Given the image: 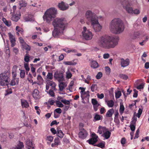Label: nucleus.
Wrapping results in <instances>:
<instances>
[{
    "label": "nucleus",
    "mask_w": 149,
    "mask_h": 149,
    "mask_svg": "<svg viewBox=\"0 0 149 149\" xmlns=\"http://www.w3.org/2000/svg\"><path fill=\"white\" fill-rule=\"evenodd\" d=\"M119 38L118 37L105 36L100 37L97 43L100 47L106 49L114 47L118 43Z\"/></svg>",
    "instance_id": "nucleus-1"
},
{
    "label": "nucleus",
    "mask_w": 149,
    "mask_h": 149,
    "mask_svg": "<svg viewBox=\"0 0 149 149\" xmlns=\"http://www.w3.org/2000/svg\"><path fill=\"white\" fill-rule=\"evenodd\" d=\"M85 17L87 20L91 23V26L95 32L100 31L102 26L98 22V17L95 13L90 10H87L85 14Z\"/></svg>",
    "instance_id": "nucleus-2"
},
{
    "label": "nucleus",
    "mask_w": 149,
    "mask_h": 149,
    "mask_svg": "<svg viewBox=\"0 0 149 149\" xmlns=\"http://www.w3.org/2000/svg\"><path fill=\"white\" fill-rule=\"evenodd\" d=\"M109 28L113 33L120 34L124 31V26L123 22L119 18H115L111 22Z\"/></svg>",
    "instance_id": "nucleus-3"
},
{
    "label": "nucleus",
    "mask_w": 149,
    "mask_h": 149,
    "mask_svg": "<svg viewBox=\"0 0 149 149\" xmlns=\"http://www.w3.org/2000/svg\"><path fill=\"white\" fill-rule=\"evenodd\" d=\"M57 13V10L55 8H50L45 12L43 18L44 20L49 23L55 17Z\"/></svg>",
    "instance_id": "nucleus-4"
},
{
    "label": "nucleus",
    "mask_w": 149,
    "mask_h": 149,
    "mask_svg": "<svg viewBox=\"0 0 149 149\" xmlns=\"http://www.w3.org/2000/svg\"><path fill=\"white\" fill-rule=\"evenodd\" d=\"M54 27H57L61 29H64L67 26V22L64 18H56L52 22Z\"/></svg>",
    "instance_id": "nucleus-5"
},
{
    "label": "nucleus",
    "mask_w": 149,
    "mask_h": 149,
    "mask_svg": "<svg viewBox=\"0 0 149 149\" xmlns=\"http://www.w3.org/2000/svg\"><path fill=\"white\" fill-rule=\"evenodd\" d=\"M10 73L8 71H5L0 74V85L7 86L9 84Z\"/></svg>",
    "instance_id": "nucleus-6"
},
{
    "label": "nucleus",
    "mask_w": 149,
    "mask_h": 149,
    "mask_svg": "<svg viewBox=\"0 0 149 149\" xmlns=\"http://www.w3.org/2000/svg\"><path fill=\"white\" fill-rule=\"evenodd\" d=\"M83 31L82 32V34L83 38L86 40L91 39L93 37L92 32L87 30L85 26L83 27Z\"/></svg>",
    "instance_id": "nucleus-7"
},
{
    "label": "nucleus",
    "mask_w": 149,
    "mask_h": 149,
    "mask_svg": "<svg viewBox=\"0 0 149 149\" xmlns=\"http://www.w3.org/2000/svg\"><path fill=\"white\" fill-rule=\"evenodd\" d=\"M122 4L123 5L124 8L126 11L130 14H133V10L132 8L130 7V3H129L127 0H124L122 2Z\"/></svg>",
    "instance_id": "nucleus-8"
},
{
    "label": "nucleus",
    "mask_w": 149,
    "mask_h": 149,
    "mask_svg": "<svg viewBox=\"0 0 149 149\" xmlns=\"http://www.w3.org/2000/svg\"><path fill=\"white\" fill-rule=\"evenodd\" d=\"M54 29L52 32L53 36L54 37H57L63 33L64 29H61L57 27H54Z\"/></svg>",
    "instance_id": "nucleus-9"
},
{
    "label": "nucleus",
    "mask_w": 149,
    "mask_h": 149,
    "mask_svg": "<svg viewBox=\"0 0 149 149\" xmlns=\"http://www.w3.org/2000/svg\"><path fill=\"white\" fill-rule=\"evenodd\" d=\"M54 77L57 79L59 82L62 81L64 79L63 73L58 72H56L54 73Z\"/></svg>",
    "instance_id": "nucleus-10"
},
{
    "label": "nucleus",
    "mask_w": 149,
    "mask_h": 149,
    "mask_svg": "<svg viewBox=\"0 0 149 149\" xmlns=\"http://www.w3.org/2000/svg\"><path fill=\"white\" fill-rule=\"evenodd\" d=\"M58 6L60 10L63 11L68 9L69 8L68 5L63 1L59 3Z\"/></svg>",
    "instance_id": "nucleus-11"
},
{
    "label": "nucleus",
    "mask_w": 149,
    "mask_h": 149,
    "mask_svg": "<svg viewBox=\"0 0 149 149\" xmlns=\"http://www.w3.org/2000/svg\"><path fill=\"white\" fill-rule=\"evenodd\" d=\"M88 135L87 131L84 128L80 130L79 133V137L82 139L86 138Z\"/></svg>",
    "instance_id": "nucleus-12"
},
{
    "label": "nucleus",
    "mask_w": 149,
    "mask_h": 149,
    "mask_svg": "<svg viewBox=\"0 0 149 149\" xmlns=\"http://www.w3.org/2000/svg\"><path fill=\"white\" fill-rule=\"evenodd\" d=\"M26 145L28 149H33L35 147L34 145L32 143L31 140L29 138L26 141Z\"/></svg>",
    "instance_id": "nucleus-13"
},
{
    "label": "nucleus",
    "mask_w": 149,
    "mask_h": 149,
    "mask_svg": "<svg viewBox=\"0 0 149 149\" xmlns=\"http://www.w3.org/2000/svg\"><path fill=\"white\" fill-rule=\"evenodd\" d=\"M121 66L122 67L124 68L128 66L130 63V61L128 58L125 60L123 58H121L120 59Z\"/></svg>",
    "instance_id": "nucleus-14"
},
{
    "label": "nucleus",
    "mask_w": 149,
    "mask_h": 149,
    "mask_svg": "<svg viewBox=\"0 0 149 149\" xmlns=\"http://www.w3.org/2000/svg\"><path fill=\"white\" fill-rule=\"evenodd\" d=\"M92 136L93 137L92 138L88 141L90 144L93 145L97 141V139L98 136L95 133H93L92 134Z\"/></svg>",
    "instance_id": "nucleus-15"
},
{
    "label": "nucleus",
    "mask_w": 149,
    "mask_h": 149,
    "mask_svg": "<svg viewBox=\"0 0 149 149\" xmlns=\"http://www.w3.org/2000/svg\"><path fill=\"white\" fill-rule=\"evenodd\" d=\"M9 39L11 43V46L13 47L15 45L16 40L15 36H13L11 33H8Z\"/></svg>",
    "instance_id": "nucleus-16"
},
{
    "label": "nucleus",
    "mask_w": 149,
    "mask_h": 149,
    "mask_svg": "<svg viewBox=\"0 0 149 149\" xmlns=\"http://www.w3.org/2000/svg\"><path fill=\"white\" fill-rule=\"evenodd\" d=\"M32 95L33 97L36 100L39 99L41 97L39 95V91L36 89H35L33 91Z\"/></svg>",
    "instance_id": "nucleus-17"
},
{
    "label": "nucleus",
    "mask_w": 149,
    "mask_h": 149,
    "mask_svg": "<svg viewBox=\"0 0 149 149\" xmlns=\"http://www.w3.org/2000/svg\"><path fill=\"white\" fill-rule=\"evenodd\" d=\"M67 86V85L65 83L62 82H60L58 84L59 90L61 91H62L64 88Z\"/></svg>",
    "instance_id": "nucleus-18"
},
{
    "label": "nucleus",
    "mask_w": 149,
    "mask_h": 149,
    "mask_svg": "<svg viewBox=\"0 0 149 149\" xmlns=\"http://www.w3.org/2000/svg\"><path fill=\"white\" fill-rule=\"evenodd\" d=\"M90 65L91 67L93 68H96L98 67V63L97 61H91Z\"/></svg>",
    "instance_id": "nucleus-19"
},
{
    "label": "nucleus",
    "mask_w": 149,
    "mask_h": 149,
    "mask_svg": "<svg viewBox=\"0 0 149 149\" xmlns=\"http://www.w3.org/2000/svg\"><path fill=\"white\" fill-rule=\"evenodd\" d=\"M111 134V132L108 131L107 129H106V130H105V132H104V134L102 136H104L106 139H107L110 137Z\"/></svg>",
    "instance_id": "nucleus-20"
},
{
    "label": "nucleus",
    "mask_w": 149,
    "mask_h": 149,
    "mask_svg": "<svg viewBox=\"0 0 149 149\" xmlns=\"http://www.w3.org/2000/svg\"><path fill=\"white\" fill-rule=\"evenodd\" d=\"M24 147L23 143L19 141L17 146L13 147L11 149H22V148H24Z\"/></svg>",
    "instance_id": "nucleus-21"
},
{
    "label": "nucleus",
    "mask_w": 149,
    "mask_h": 149,
    "mask_svg": "<svg viewBox=\"0 0 149 149\" xmlns=\"http://www.w3.org/2000/svg\"><path fill=\"white\" fill-rule=\"evenodd\" d=\"M54 143H52L51 144V146L52 147H54L55 146H58L60 143V141L58 138H56L54 141Z\"/></svg>",
    "instance_id": "nucleus-22"
},
{
    "label": "nucleus",
    "mask_w": 149,
    "mask_h": 149,
    "mask_svg": "<svg viewBox=\"0 0 149 149\" xmlns=\"http://www.w3.org/2000/svg\"><path fill=\"white\" fill-rule=\"evenodd\" d=\"M98 130L97 132L99 133L100 134H101L102 132H104L105 130H106V128L105 127H102L100 126L98 128Z\"/></svg>",
    "instance_id": "nucleus-23"
},
{
    "label": "nucleus",
    "mask_w": 149,
    "mask_h": 149,
    "mask_svg": "<svg viewBox=\"0 0 149 149\" xmlns=\"http://www.w3.org/2000/svg\"><path fill=\"white\" fill-rule=\"evenodd\" d=\"M114 112V110L113 109H109L106 114V116L107 117H111L112 116Z\"/></svg>",
    "instance_id": "nucleus-24"
},
{
    "label": "nucleus",
    "mask_w": 149,
    "mask_h": 149,
    "mask_svg": "<svg viewBox=\"0 0 149 149\" xmlns=\"http://www.w3.org/2000/svg\"><path fill=\"white\" fill-rule=\"evenodd\" d=\"M19 82V79L18 78H14L12 80L10 85L11 86H14L16 84H18Z\"/></svg>",
    "instance_id": "nucleus-25"
},
{
    "label": "nucleus",
    "mask_w": 149,
    "mask_h": 149,
    "mask_svg": "<svg viewBox=\"0 0 149 149\" xmlns=\"http://www.w3.org/2000/svg\"><path fill=\"white\" fill-rule=\"evenodd\" d=\"M105 101L109 107H112L113 106L114 103L113 100H106Z\"/></svg>",
    "instance_id": "nucleus-26"
},
{
    "label": "nucleus",
    "mask_w": 149,
    "mask_h": 149,
    "mask_svg": "<svg viewBox=\"0 0 149 149\" xmlns=\"http://www.w3.org/2000/svg\"><path fill=\"white\" fill-rule=\"evenodd\" d=\"M21 101V104L23 107L27 108L29 107V103L26 101L22 100Z\"/></svg>",
    "instance_id": "nucleus-27"
},
{
    "label": "nucleus",
    "mask_w": 149,
    "mask_h": 149,
    "mask_svg": "<svg viewBox=\"0 0 149 149\" xmlns=\"http://www.w3.org/2000/svg\"><path fill=\"white\" fill-rule=\"evenodd\" d=\"M19 18V16L18 15H13L11 17V20L15 22L17 21Z\"/></svg>",
    "instance_id": "nucleus-28"
},
{
    "label": "nucleus",
    "mask_w": 149,
    "mask_h": 149,
    "mask_svg": "<svg viewBox=\"0 0 149 149\" xmlns=\"http://www.w3.org/2000/svg\"><path fill=\"white\" fill-rule=\"evenodd\" d=\"M19 4L21 7H25L27 5V2L24 0H20L19 1Z\"/></svg>",
    "instance_id": "nucleus-29"
},
{
    "label": "nucleus",
    "mask_w": 149,
    "mask_h": 149,
    "mask_svg": "<svg viewBox=\"0 0 149 149\" xmlns=\"http://www.w3.org/2000/svg\"><path fill=\"white\" fill-rule=\"evenodd\" d=\"M48 84L49 86L52 87V88L54 90L55 89L56 85L54 82L49 81H48Z\"/></svg>",
    "instance_id": "nucleus-30"
},
{
    "label": "nucleus",
    "mask_w": 149,
    "mask_h": 149,
    "mask_svg": "<svg viewBox=\"0 0 149 149\" xmlns=\"http://www.w3.org/2000/svg\"><path fill=\"white\" fill-rule=\"evenodd\" d=\"M57 135L59 137L62 138H63L64 135V134L62 131L60 130H58Z\"/></svg>",
    "instance_id": "nucleus-31"
},
{
    "label": "nucleus",
    "mask_w": 149,
    "mask_h": 149,
    "mask_svg": "<svg viewBox=\"0 0 149 149\" xmlns=\"http://www.w3.org/2000/svg\"><path fill=\"white\" fill-rule=\"evenodd\" d=\"M63 63L66 65H74L76 64V63L72 61H64Z\"/></svg>",
    "instance_id": "nucleus-32"
},
{
    "label": "nucleus",
    "mask_w": 149,
    "mask_h": 149,
    "mask_svg": "<svg viewBox=\"0 0 149 149\" xmlns=\"http://www.w3.org/2000/svg\"><path fill=\"white\" fill-rule=\"evenodd\" d=\"M16 31L17 32H19L21 33L22 34L23 33V30L22 29L20 28L18 26H17L16 27L15 29Z\"/></svg>",
    "instance_id": "nucleus-33"
},
{
    "label": "nucleus",
    "mask_w": 149,
    "mask_h": 149,
    "mask_svg": "<svg viewBox=\"0 0 149 149\" xmlns=\"http://www.w3.org/2000/svg\"><path fill=\"white\" fill-rule=\"evenodd\" d=\"M105 142H104L103 143H101L97 144H95L94 145L95 146H98L102 148H104L105 147Z\"/></svg>",
    "instance_id": "nucleus-34"
},
{
    "label": "nucleus",
    "mask_w": 149,
    "mask_h": 149,
    "mask_svg": "<svg viewBox=\"0 0 149 149\" xmlns=\"http://www.w3.org/2000/svg\"><path fill=\"white\" fill-rule=\"evenodd\" d=\"M119 77L124 80H127L128 78V76L124 74H120L119 75Z\"/></svg>",
    "instance_id": "nucleus-35"
},
{
    "label": "nucleus",
    "mask_w": 149,
    "mask_h": 149,
    "mask_svg": "<svg viewBox=\"0 0 149 149\" xmlns=\"http://www.w3.org/2000/svg\"><path fill=\"white\" fill-rule=\"evenodd\" d=\"M46 92L49 94L52 97H54L55 96V93L54 91L52 89H50L49 91H46Z\"/></svg>",
    "instance_id": "nucleus-36"
},
{
    "label": "nucleus",
    "mask_w": 149,
    "mask_h": 149,
    "mask_svg": "<svg viewBox=\"0 0 149 149\" xmlns=\"http://www.w3.org/2000/svg\"><path fill=\"white\" fill-rule=\"evenodd\" d=\"M125 108L123 105L122 104H120V108L119 109L120 113L122 114L123 113L124 111Z\"/></svg>",
    "instance_id": "nucleus-37"
},
{
    "label": "nucleus",
    "mask_w": 149,
    "mask_h": 149,
    "mask_svg": "<svg viewBox=\"0 0 149 149\" xmlns=\"http://www.w3.org/2000/svg\"><path fill=\"white\" fill-rule=\"evenodd\" d=\"M29 57L28 54L26 53L24 56V61L26 62H28L29 61Z\"/></svg>",
    "instance_id": "nucleus-38"
},
{
    "label": "nucleus",
    "mask_w": 149,
    "mask_h": 149,
    "mask_svg": "<svg viewBox=\"0 0 149 149\" xmlns=\"http://www.w3.org/2000/svg\"><path fill=\"white\" fill-rule=\"evenodd\" d=\"M20 77L21 78H23L25 76V72L24 70H20Z\"/></svg>",
    "instance_id": "nucleus-39"
},
{
    "label": "nucleus",
    "mask_w": 149,
    "mask_h": 149,
    "mask_svg": "<svg viewBox=\"0 0 149 149\" xmlns=\"http://www.w3.org/2000/svg\"><path fill=\"white\" fill-rule=\"evenodd\" d=\"M121 95V92L120 91H118L115 92V97L116 99L119 98Z\"/></svg>",
    "instance_id": "nucleus-40"
},
{
    "label": "nucleus",
    "mask_w": 149,
    "mask_h": 149,
    "mask_svg": "<svg viewBox=\"0 0 149 149\" xmlns=\"http://www.w3.org/2000/svg\"><path fill=\"white\" fill-rule=\"evenodd\" d=\"M102 76V74L101 72H99L98 73L96 76V78L97 79H100Z\"/></svg>",
    "instance_id": "nucleus-41"
},
{
    "label": "nucleus",
    "mask_w": 149,
    "mask_h": 149,
    "mask_svg": "<svg viewBox=\"0 0 149 149\" xmlns=\"http://www.w3.org/2000/svg\"><path fill=\"white\" fill-rule=\"evenodd\" d=\"M97 89V85L93 84L91 87V90L92 92H94Z\"/></svg>",
    "instance_id": "nucleus-42"
},
{
    "label": "nucleus",
    "mask_w": 149,
    "mask_h": 149,
    "mask_svg": "<svg viewBox=\"0 0 149 149\" xmlns=\"http://www.w3.org/2000/svg\"><path fill=\"white\" fill-rule=\"evenodd\" d=\"M56 103L57 106L58 107H62L63 106V105L61 102L59 101H56Z\"/></svg>",
    "instance_id": "nucleus-43"
},
{
    "label": "nucleus",
    "mask_w": 149,
    "mask_h": 149,
    "mask_svg": "<svg viewBox=\"0 0 149 149\" xmlns=\"http://www.w3.org/2000/svg\"><path fill=\"white\" fill-rule=\"evenodd\" d=\"M24 67L26 71V73H27L30 70V68L29 67L28 63H24Z\"/></svg>",
    "instance_id": "nucleus-44"
},
{
    "label": "nucleus",
    "mask_w": 149,
    "mask_h": 149,
    "mask_svg": "<svg viewBox=\"0 0 149 149\" xmlns=\"http://www.w3.org/2000/svg\"><path fill=\"white\" fill-rule=\"evenodd\" d=\"M143 110L141 109H139L138 111V113L137 114V116L138 118L140 117L141 115L142 112Z\"/></svg>",
    "instance_id": "nucleus-45"
},
{
    "label": "nucleus",
    "mask_w": 149,
    "mask_h": 149,
    "mask_svg": "<svg viewBox=\"0 0 149 149\" xmlns=\"http://www.w3.org/2000/svg\"><path fill=\"white\" fill-rule=\"evenodd\" d=\"M61 102L65 104H69L70 102L69 101L65 99H63L61 100Z\"/></svg>",
    "instance_id": "nucleus-46"
},
{
    "label": "nucleus",
    "mask_w": 149,
    "mask_h": 149,
    "mask_svg": "<svg viewBox=\"0 0 149 149\" xmlns=\"http://www.w3.org/2000/svg\"><path fill=\"white\" fill-rule=\"evenodd\" d=\"M47 78L48 79H52L53 78V75L52 73H48L47 75Z\"/></svg>",
    "instance_id": "nucleus-47"
},
{
    "label": "nucleus",
    "mask_w": 149,
    "mask_h": 149,
    "mask_svg": "<svg viewBox=\"0 0 149 149\" xmlns=\"http://www.w3.org/2000/svg\"><path fill=\"white\" fill-rule=\"evenodd\" d=\"M144 84L143 83H141L140 85L138 86L136 88L138 89H143L144 88Z\"/></svg>",
    "instance_id": "nucleus-48"
},
{
    "label": "nucleus",
    "mask_w": 149,
    "mask_h": 149,
    "mask_svg": "<svg viewBox=\"0 0 149 149\" xmlns=\"http://www.w3.org/2000/svg\"><path fill=\"white\" fill-rule=\"evenodd\" d=\"M92 103L93 105H97L98 104H97V101L95 99H92Z\"/></svg>",
    "instance_id": "nucleus-49"
},
{
    "label": "nucleus",
    "mask_w": 149,
    "mask_h": 149,
    "mask_svg": "<svg viewBox=\"0 0 149 149\" xmlns=\"http://www.w3.org/2000/svg\"><path fill=\"white\" fill-rule=\"evenodd\" d=\"M47 140L49 141L50 142H51L53 140V137L51 136H48L47 137Z\"/></svg>",
    "instance_id": "nucleus-50"
},
{
    "label": "nucleus",
    "mask_w": 149,
    "mask_h": 149,
    "mask_svg": "<svg viewBox=\"0 0 149 149\" xmlns=\"http://www.w3.org/2000/svg\"><path fill=\"white\" fill-rule=\"evenodd\" d=\"M133 91L134 92V93L133 95V97H136L138 96V91L135 89H134Z\"/></svg>",
    "instance_id": "nucleus-51"
},
{
    "label": "nucleus",
    "mask_w": 149,
    "mask_h": 149,
    "mask_svg": "<svg viewBox=\"0 0 149 149\" xmlns=\"http://www.w3.org/2000/svg\"><path fill=\"white\" fill-rule=\"evenodd\" d=\"M110 68L108 66H107L105 67V70L107 74H109L110 73Z\"/></svg>",
    "instance_id": "nucleus-52"
},
{
    "label": "nucleus",
    "mask_w": 149,
    "mask_h": 149,
    "mask_svg": "<svg viewBox=\"0 0 149 149\" xmlns=\"http://www.w3.org/2000/svg\"><path fill=\"white\" fill-rule=\"evenodd\" d=\"M94 119L96 120H100V117L99 115L96 114L95 116Z\"/></svg>",
    "instance_id": "nucleus-53"
},
{
    "label": "nucleus",
    "mask_w": 149,
    "mask_h": 149,
    "mask_svg": "<svg viewBox=\"0 0 149 149\" xmlns=\"http://www.w3.org/2000/svg\"><path fill=\"white\" fill-rule=\"evenodd\" d=\"M130 129L132 131H134L135 129V126L134 125L130 124Z\"/></svg>",
    "instance_id": "nucleus-54"
},
{
    "label": "nucleus",
    "mask_w": 149,
    "mask_h": 149,
    "mask_svg": "<svg viewBox=\"0 0 149 149\" xmlns=\"http://www.w3.org/2000/svg\"><path fill=\"white\" fill-rule=\"evenodd\" d=\"M140 13V11L139 10L136 9L133 10V13L136 15H138Z\"/></svg>",
    "instance_id": "nucleus-55"
},
{
    "label": "nucleus",
    "mask_w": 149,
    "mask_h": 149,
    "mask_svg": "<svg viewBox=\"0 0 149 149\" xmlns=\"http://www.w3.org/2000/svg\"><path fill=\"white\" fill-rule=\"evenodd\" d=\"M66 73V77L68 78H70L72 76V74L70 72H67Z\"/></svg>",
    "instance_id": "nucleus-56"
},
{
    "label": "nucleus",
    "mask_w": 149,
    "mask_h": 149,
    "mask_svg": "<svg viewBox=\"0 0 149 149\" xmlns=\"http://www.w3.org/2000/svg\"><path fill=\"white\" fill-rule=\"evenodd\" d=\"M97 95L98 97L100 99L103 98L104 97V95L103 93H101L100 95L99 94H97Z\"/></svg>",
    "instance_id": "nucleus-57"
},
{
    "label": "nucleus",
    "mask_w": 149,
    "mask_h": 149,
    "mask_svg": "<svg viewBox=\"0 0 149 149\" xmlns=\"http://www.w3.org/2000/svg\"><path fill=\"white\" fill-rule=\"evenodd\" d=\"M4 23L8 26H10L11 24V22L7 20Z\"/></svg>",
    "instance_id": "nucleus-58"
},
{
    "label": "nucleus",
    "mask_w": 149,
    "mask_h": 149,
    "mask_svg": "<svg viewBox=\"0 0 149 149\" xmlns=\"http://www.w3.org/2000/svg\"><path fill=\"white\" fill-rule=\"evenodd\" d=\"M59 123V122L57 123L56 120H54L52 121L50 124V126H52L54 125H57Z\"/></svg>",
    "instance_id": "nucleus-59"
},
{
    "label": "nucleus",
    "mask_w": 149,
    "mask_h": 149,
    "mask_svg": "<svg viewBox=\"0 0 149 149\" xmlns=\"http://www.w3.org/2000/svg\"><path fill=\"white\" fill-rule=\"evenodd\" d=\"M17 68V65H15L12 68V72H16Z\"/></svg>",
    "instance_id": "nucleus-60"
},
{
    "label": "nucleus",
    "mask_w": 149,
    "mask_h": 149,
    "mask_svg": "<svg viewBox=\"0 0 149 149\" xmlns=\"http://www.w3.org/2000/svg\"><path fill=\"white\" fill-rule=\"evenodd\" d=\"M10 51L9 48L8 47H6V54H8L9 55L10 54Z\"/></svg>",
    "instance_id": "nucleus-61"
},
{
    "label": "nucleus",
    "mask_w": 149,
    "mask_h": 149,
    "mask_svg": "<svg viewBox=\"0 0 149 149\" xmlns=\"http://www.w3.org/2000/svg\"><path fill=\"white\" fill-rule=\"evenodd\" d=\"M55 111L58 113H61V110L60 108H57L56 109Z\"/></svg>",
    "instance_id": "nucleus-62"
},
{
    "label": "nucleus",
    "mask_w": 149,
    "mask_h": 149,
    "mask_svg": "<svg viewBox=\"0 0 149 149\" xmlns=\"http://www.w3.org/2000/svg\"><path fill=\"white\" fill-rule=\"evenodd\" d=\"M13 50L14 52L16 54H17L19 52L18 49L16 47L13 48Z\"/></svg>",
    "instance_id": "nucleus-63"
},
{
    "label": "nucleus",
    "mask_w": 149,
    "mask_h": 149,
    "mask_svg": "<svg viewBox=\"0 0 149 149\" xmlns=\"http://www.w3.org/2000/svg\"><path fill=\"white\" fill-rule=\"evenodd\" d=\"M145 68L146 69H148L149 68V62H147L145 64Z\"/></svg>",
    "instance_id": "nucleus-64"
}]
</instances>
